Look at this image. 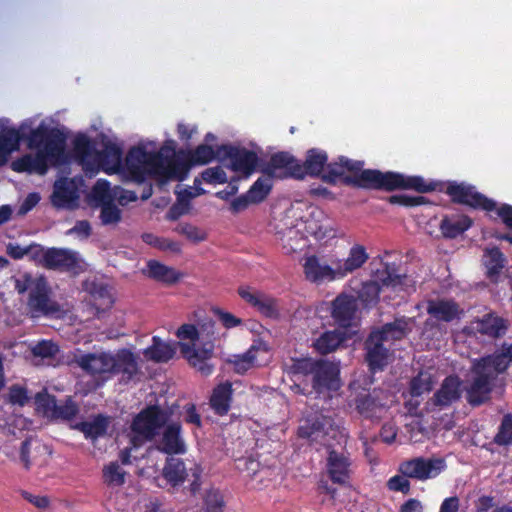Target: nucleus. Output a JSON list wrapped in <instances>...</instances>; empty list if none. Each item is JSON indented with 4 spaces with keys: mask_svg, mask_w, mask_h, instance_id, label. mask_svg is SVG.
<instances>
[{
    "mask_svg": "<svg viewBox=\"0 0 512 512\" xmlns=\"http://www.w3.org/2000/svg\"><path fill=\"white\" fill-rule=\"evenodd\" d=\"M325 151L312 148L306 153L303 163L300 162L301 179L306 175L319 177L331 185L341 182L346 186L362 189L394 191L412 189L418 193L435 191V182H426L421 176H405L404 174L377 169H363L364 162L340 156L334 162L327 163Z\"/></svg>",
    "mask_w": 512,
    "mask_h": 512,
    "instance_id": "1",
    "label": "nucleus"
},
{
    "mask_svg": "<svg viewBox=\"0 0 512 512\" xmlns=\"http://www.w3.org/2000/svg\"><path fill=\"white\" fill-rule=\"evenodd\" d=\"M192 167L186 150L176 152L173 146L168 145L162 146L157 152L137 145L131 147L126 155V170L129 178L136 183H143L150 177L183 181Z\"/></svg>",
    "mask_w": 512,
    "mask_h": 512,
    "instance_id": "2",
    "label": "nucleus"
},
{
    "mask_svg": "<svg viewBox=\"0 0 512 512\" xmlns=\"http://www.w3.org/2000/svg\"><path fill=\"white\" fill-rule=\"evenodd\" d=\"M24 140L29 149L37 151L12 161L11 169L15 172L45 175L49 167L59 164L64 156L66 136L58 128L43 122L34 129L29 126Z\"/></svg>",
    "mask_w": 512,
    "mask_h": 512,
    "instance_id": "3",
    "label": "nucleus"
},
{
    "mask_svg": "<svg viewBox=\"0 0 512 512\" xmlns=\"http://www.w3.org/2000/svg\"><path fill=\"white\" fill-rule=\"evenodd\" d=\"M14 287L19 294L29 292L27 305L33 317H54L61 313L60 305L50 297V288L44 277L35 278L24 273L15 279Z\"/></svg>",
    "mask_w": 512,
    "mask_h": 512,
    "instance_id": "4",
    "label": "nucleus"
},
{
    "mask_svg": "<svg viewBox=\"0 0 512 512\" xmlns=\"http://www.w3.org/2000/svg\"><path fill=\"white\" fill-rule=\"evenodd\" d=\"M169 419L170 413L159 405L146 406L132 419L129 444L133 448H140L148 442L155 441Z\"/></svg>",
    "mask_w": 512,
    "mask_h": 512,
    "instance_id": "5",
    "label": "nucleus"
},
{
    "mask_svg": "<svg viewBox=\"0 0 512 512\" xmlns=\"http://www.w3.org/2000/svg\"><path fill=\"white\" fill-rule=\"evenodd\" d=\"M203 468L200 464L192 463L187 467L185 461L175 456L167 457L162 468V477L173 489L179 488L188 482L184 492L195 497L202 487Z\"/></svg>",
    "mask_w": 512,
    "mask_h": 512,
    "instance_id": "6",
    "label": "nucleus"
},
{
    "mask_svg": "<svg viewBox=\"0 0 512 512\" xmlns=\"http://www.w3.org/2000/svg\"><path fill=\"white\" fill-rule=\"evenodd\" d=\"M445 193L450 197L453 203L485 212L496 211L498 215V209L500 207L497 208L496 202L478 192L473 185L451 181L447 183Z\"/></svg>",
    "mask_w": 512,
    "mask_h": 512,
    "instance_id": "7",
    "label": "nucleus"
},
{
    "mask_svg": "<svg viewBox=\"0 0 512 512\" xmlns=\"http://www.w3.org/2000/svg\"><path fill=\"white\" fill-rule=\"evenodd\" d=\"M472 372L474 377L466 391V400L471 406L478 407L490 400L497 376L478 360L474 362Z\"/></svg>",
    "mask_w": 512,
    "mask_h": 512,
    "instance_id": "8",
    "label": "nucleus"
},
{
    "mask_svg": "<svg viewBox=\"0 0 512 512\" xmlns=\"http://www.w3.org/2000/svg\"><path fill=\"white\" fill-rule=\"evenodd\" d=\"M332 427L333 419L330 416H326L320 411H313L303 417L297 429V435L310 444L325 445L326 437Z\"/></svg>",
    "mask_w": 512,
    "mask_h": 512,
    "instance_id": "9",
    "label": "nucleus"
},
{
    "mask_svg": "<svg viewBox=\"0 0 512 512\" xmlns=\"http://www.w3.org/2000/svg\"><path fill=\"white\" fill-rule=\"evenodd\" d=\"M446 467L443 458L415 457L401 462L398 471L405 477L426 481L436 478Z\"/></svg>",
    "mask_w": 512,
    "mask_h": 512,
    "instance_id": "10",
    "label": "nucleus"
},
{
    "mask_svg": "<svg viewBox=\"0 0 512 512\" xmlns=\"http://www.w3.org/2000/svg\"><path fill=\"white\" fill-rule=\"evenodd\" d=\"M462 381L457 375H449L444 378L440 388L425 403L427 413L442 410L460 400L462 395Z\"/></svg>",
    "mask_w": 512,
    "mask_h": 512,
    "instance_id": "11",
    "label": "nucleus"
},
{
    "mask_svg": "<svg viewBox=\"0 0 512 512\" xmlns=\"http://www.w3.org/2000/svg\"><path fill=\"white\" fill-rule=\"evenodd\" d=\"M160 435L156 438L155 449L168 457L183 455L187 452V445L182 434L180 422L166 423L161 429Z\"/></svg>",
    "mask_w": 512,
    "mask_h": 512,
    "instance_id": "12",
    "label": "nucleus"
},
{
    "mask_svg": "<svg viewBox=\"0 0 512 512\" xmlns=\"http://www.w3.org/2000/svg\"><path fill=\"white\" fill-rule=\"evenodd\" d=\"M300 162L289 152L280 151L274 153L263 173L270 177L301 179Z\"/></svg>",
    "mask_w": 512,
    "mask_h": 512,
    "instance_id": "13",
    "label": "nucleus"
},
{
    "mask_svg": "<svg viewBox=\"0 0 512 512\" xmlns=\"http://www.w3.org/2000/svg\"><path fill=\"white\" fill-rule=\"evenodd\" d=\"M77 365L94 378L106 381L111 378L112 353H86L76 359Z\"/></svg>",
    "mask_w": 512,
    "mask_h": 512,
    "instance_id": "14",
    "label": "nucleus"
},
{
    "mask_svg": "<svg viewBox=\"0 0 512 512\" xmlns=\"http://www.w3.org/2000/svg\"><path fill=\"white\" fill-rule=\"evenodd\" d=\"M181 354L186 358L190 365H192L202 375L208 376L213 372V365L208 361L213 356L214 344L212 341L206 342L202 347H196L194 343H178Z\"/></svg>",
    "mask_w": 512,
    "mask_h": 512,
    "instance_id": "15",
    "label": "nucleus"
},
{
    "mask_svg": "<svg viewBox=\"0 0 512 512\" xmlns=\"http://www.w3.org/2000/svg\"><path fill=\"white\" fill-rule=\"evenodd\" d=\"M35 399L44 412L50 413L51 417L55 419L72 420L79 413V407L71 397H67L63 401H57L54 395L40 392L36 394Z\"/></svg>",
    "mask_w": 512,
    "mask_h": 512,
    "instance_id": "16",
    "label": "nucleus"
},
{
    "mask_svg": "<svg viewBox=\"0 0 512 512\" xmlns=\"http://www.w3.org/2000/svg\"><path fill=\"white\" fill-rule=\"evenodd\" d=\"M339 367L333 362L318 359L312 376V388L317 394L339 388Z\"/></svg>",
    "mask_w": 512,
    "mask_h": 512,
    "instance_id": "17",
    "label": "nucleus"
},
{
    "mask_svg": "<svg viewBox=\"0 0 512 512\" xmlns=\"http://www.w3.org/2000/svg\"><path fill=\"white\" fill-rule=\"evenodd\" d=\"M221 152H223V158L230 159L233 171L242 172L246 175H250L255 170L259 161L258 155L246 148L221 145L218 147V153Z\"/></svg>",
    "mask_w": 512,
    "mask_h": 512,
    "instance_id": "18",
    "label": "nucleus"
},
{
    "mask_svg": "<svg viewBox=\"0 0 512 512\" xmlns=\"http://www.w3.org/2000/svg\"><path fill=\"white\" fill-rule=\"evenodd\" d=\"M381 390L372 391L363 389L358 392L353 400L356 411L365 419H380L385 411V403L382 402Z\"/></svg>",
    "mask_w": 512,
    "mask_h": 512,
    "instance_id": "19",
    "label": "nucleus"
},
{
    "mask_svg": "<svg viewBox=\"0 0 512 512\" xmlns=\"http://www.w3.org/2000/svg\"><path fill=\"white\" fill-rule=\"evenodd\" d=\"M238 294L261 315L271 319L279 317L278 302L275 298L250 287H240Z\"/></svg>",
    "mask_w": 512,
    "mask_h": 512,
    "instance_id": "20",
    "label": "nucleus"
},
{
    "mask_svg": "<svg viewBox=\"0 0 512 512\" xmlns=\"http://www.w3.org/2000/svg\"><path fill=\"white\" fill-rule=\"evenodd\" d=\"M357 310L356 298L347 293H340L331 303V317L341 328L355 324Z\"/></svg>",
    "mask_w": 512,
    "mask_h": 512,
    "instance_id": "21",
    "label": "nucleus"
},
{
    "mask_svg": "<svg viewBox=\"0 0 512 512\" xmlns=\"http://www.w3.org/2000/svg\"><path fill=\"white\" fill-rule=\"evenodd\" d=\"M123 151L113 142H106L103 149L96 152L94 158V169L98 168L107 174H114L120 172L122 169L128 174L126 170V162H122ZM129 177V175H127Z\"/></svg>",
    "mask_w": 512,
    "mask_h": 512,
    "instance_id": "22",
    "label": "nucleus"
},
{
    "mask_svg": "<svg viewBox=\"0 0 512 512\" xmlns=\"http://www.w3.org/2000/svg\"><path fill=\"white\" fill-rule=\"evenodd\" d=\"M28 129L29 121H23L18 128L0 127V166L6 165L11 153L19 150Z\"/></svg>",
    "mask_w": 512,
    "mask_h": 512,
    "instance_id": "23",
    "label": "nucleus"
},
{
    "mask_svg": "<svg viewBox=\"0 0 512 512\" xmlns=\"http://www.w3.org/2000/svg\"><path fill=\"white\" fill-rule=\"evenodd\" d=\"M365 361L371 372L382 371L388 364L389 349L384 346L383 338L373 331L364 342Z\"/></svg>",
    "mask_w": 512,
    "mask_h": 512,
    "instance_id": "24",
    "label": "nucleus"
},
{
    "mask_svg": "<svg viewBox=\"0 0 512 512\" xmlns=\"http://www.w3.org/2000/svg\"><path fill=\"white\" fill-rule=\"evenodd\" d=\"M112 363L111 377L121 375V383L128 384L139 374L137 357L127 348L119 349L112 354Z\"/></svg>",
    "mask_w": 512,
    "mask_h": 512,
    "instance_id": "25",
    "label": "nucleus"
},
{
    "mask_svg": "<svg viewBox=\"0 0 512 512\" xmlns=\"http://www.w3.org/2000/svg\"><path fill=\"white\" fill-rule=\"evenodd\" d=\"M351 460L344 452L334 448L328 449L326 458V471L329 479L335 483L344 485L350 479Z\"/></svg>",
    "mask_w": 512,
    "mask_h": 512,
    "instance_id": "26",
    "label": "nucleus"
},
{
    "mask_svg": "<svg viewBox=\"0 0 512 512\" xmlns=\"http://www.w3.org/2000/svg\"><path fill=\"white\" fill-rule=\"evenodd\" d=\"M40 262L43 267L51 270L72 271L78 266L75 252L54 247L43 253Z\"/></svg>",
    "mask_w": 512,
    "mask_h": 512,
    "instance_id": "27",
    "label": "nucleus"
},
{
    "mask_svg": "<svg viewBox=\"0 0 512 512\" xmlns=\"http://www.w3.org/2000/svg\"><path fill=\"white\" fill-rule=\"evenodd\" d=\"M472 325L478 333L491 339L503 337L509 328L507 320L494 312H489L481 318H476Z\"/></svg>",
    "mask_w": 512,
    "mask_h": 512,
    "instance_id": "28",
    "label": "nucleus"
},
{
    "mask_svg": "<svg viewBox=\"0 0 512 512\" xmlns=\"http://www.w3.org/2000/svg\"><path fill=\"white\" fill-rule=\"evenodd\" d=\"M427 313L437 321L448 323L459 319L463 311L454 300L439 299L428 301Z\"/></svg>",
    "mask_w": 512,
    "mask_h": 512,
    "instance_id": "29",
    "label": "nucleus"
},
{
    "mask_svg": "<svg viewBox=\"0 0 512 512\" xmlns=\"http://www.w3.org/2000/svg\"><path fill=\"white\" fill-rule=\"evenodd\" d=\"M96 152L95 145L88 136L80 134L73 140V157L85 170H94Z\"/></svg>",
    "mask_w": 512,
    "mask_h": 512,
    "instance_id": "30",
    "label": "nucleus"
},
{
    "mask_svg": "<svg viewBox=\"0 0 512 512\" xmlns=\"http://www.w3.org/2000/svg\"><path fill=\"white\" fill-rule=\"evenodd\" d=\"M478 361L489 370H492L496 376L505 373L512 365V343H503L499 350L481 357Z\"/></svg>",
    "mask_w": 512,
    "mask_h": 512,
    "instance_id": "31",
    "label": "nucleus"
},
{
    "mask_svg": "<svg viewBox=\"0 0 512 512\" xmlns=\"http://www.w3.org/2000/svg\"><path fill=\"white\" fill-rule=\"evenodd\" d=\"M110 417L104 414H97L90 421H81L72 426L73 429L83 433L86 439L97 440L107 434L110 425Z\"/></svg>",
    "mask_w": 512,
    "mask_h": 512,
    "instance_id": "32",
    "label": "nucleus"
},
{
    "mask_svg": "<svg viewBox=\"0 0 512 512\" xmlns=\"http://www.w3.org/2000/svg\"><path fill=\"white\" fill-rule=\"evenodd\" d=\"M473 220L467 215H446L442 218L439 229L444 238L455 239L467 231Z\"/></svg>",
    "mask_w": 512,
    "mask_h": 512,
    "instance_id": "33",
    "label": "nucleus"
},
{
    "mask_svg": "<svg viewBox=\"0 0 512 512\" xmlns=\"http://www.w3.org/2000/svg\"><path fill=\"white\" fill-rule=\"evenodd\" d=\"M379 337L383 338V341H399L405 338L410 332V319L401 316L395 318L393 322L385 323L380 328L372 330Z\"/></svg>",
    "mask_w": 512,
    "mask_h": 512,
    "instance_id": "34",
    "label": "nucleus"
},
{
    "mask_svg": "<svg viewBox=\"0 0 512 512\" xmlns=\"http://www.w3.org/2000/svg\"><path fill=\"white\" fill-rule=\"evenodd\" d=\"M232 396L233 388L229 381L220 383L213 389L209 403L215 414L224 416L229 412Z\"/></svg>",
    "mask_w": 512,
    "mask_h": 512,
    "instance_id": "35",
    "label": "nucleus"
},
{
    "mask_svg": "<svg viewBox=\"0 0 512 512\" xmlns=\"http://www.w3.org/2000/svg\"><path fill=\"white\" fill-rule=\"evenodd\" d=\"M78 198L76 188L68 179H61L54 184L51 202L56 208H65L70 206Z\"/></svg>",
    "mask_w": 512,
    "mask_h": 512,
    "instance_id": "36",
    "label": "nucleus"
},
{
    "mask_svg": "<svg viewBox=\"0 0 512 512\" xmlns=\"http://www.w3.org/2000/svg\"><path fill=\"white\" fill-rule=\"evenodd\" d=\"M304 273L306 278L314 283L335 279V271L333 268L327 264H321L319 259L314 255L306 259Z\"/></svg>",
    "mask_w": 512,
    "mask_h": 512,
    "instance_id": "37",
    "label": "nucleus"
},
{
    "mask_svg": "<svg viewBox=\"0 0 512 512\" xmlns=\"http://www.w3.org/2000/svg\"><path fill=\"white\" fill-rule=\"evenodd\" d=\"M175 353L174 345L161 341L157 336L152 338V345L144 350L145 357L156 363L168 362Z\"/></svg>",
    "mask_w": 512,
    "mask_h": 512,
    "instance_id": "38",
    "label": "nucleus"
},
{
    "mask_svg": "<svg viewBox=\"0 0 512 512\" xmlns=\"http://www.w3.org/2000/svg\"><path fill=\"white\" fill-rule=\"evenodd\" d=\"M506 258L498 247L485 250L484 266L486 275L491 281H497L502 269L505 266Z\"/></svg>",
    "mask_w": 512,
    "mask_h": 512,
    "instance_id": "39",
    "label": "nucleus"
},
{
    "mask_svg": "<svg viewBox=\"0 0 512 512\" xmlns=\"http://www.w3.org/2000/svg\"><path fill=\"white\" fill-rule=\"evenodd\" d=\"M147 275L152 279L167 284L178 282L181 276L174 268L168 267L157 260L148 261Z\"/></svg>",
    "mask_w": 512,
    "mask_h": 512,
    "instance_id": "40",
    "label": "nucleus"
},
{
    "mask_svg": "<svg viewBox=\"0 0 512 512\" xmlns=\"http://www.w3.org/2000/svg\"><path fill=\"white\" fill-rule=\"evenodd\" d=\"M345 339V333L341 331H325L314 342V348L320 354L326 355L335 351Z\"/></svg>",
    "mask_w": 512,
    "mask_h": 512,
    "instance_id": "41",
    "label": "nucleus"
},
{
    "mask_svg": "<svg viewBox=\"0 0 512 512\" xmlns=\"http://www.w3.org/2000/svg\"><path fill=\"white\" fill-rule=\"evenodd\" d=\"M381 286L376 281H366L357 290L356 301L359 300L363 308L375 307L380 299Z\"/></svg>",
    "mask_w": 512,
    "mask_h": 512,
    "instance_id": "42",
    "label": "nucleus"
},
{
    "mask_svg": "<svg viewBox=\"0 0 512 512\" xmlns=\"http://www.w3.org/2000/svg\"><path fill=\"white\" fill-rule=\"evenodd\" d=\"M368 258L369 256L364 246L358 244L354 245L351 247L349 255L343 265L339 267L342 275L352 273L353 271L361 268Z\"/></svg>",
    "mask_w": 512,
    "mask_h": 512,
    "instance_id": "43",
    "label": "nucleus"
},
{
    "mask_svg": "<svg viewBox=\"0 0 512 512\" xmlns=\"http://www.w3.org/2000/svg\"><path fill=\"white\" fill-rule=\"evenodd\" d=\"M89 292L92 298V305L98 311H104L113 305V299L107 285L103 283H93Z\"/></svg>",
    "mask_w": 512,
    "mask_h": 512,
    "instance_id": "44",
    "label": "nucleus"
},
{
    "mask_svg": "<svg viewBox=\"0 0 512 512\" xmlns=\"http://www.w3.org/2000/svg\"><path fill=\"white\" fill-rule=\"evenodd\" d=\"M193 166L205 165L210 163L216 157L223 158V152L218 153V149L215 151L212 146L207 144H200L193 150H186Z\"/></svg>",
    "mask_w": 512,
    "mask_h": 512,
    "instance_id": "45",
    "label": "nucleus"
},
{
    "mask_svg": "<svg viewBox=\"0 0 512 512\" xmlns=\"http://www.w3.org/2000/svg\"><path fill=\"white\" fill-rule=\"evenodd\" d=\"M273 187L272 177L265 175L259 177L247 191L253 204L263 202L270 194Z\"/></svg>",
    "mask_w": 512,
    "mask_h": 512,
    "instance_id": "46",
    "label": "nucleus"
},
{
    "mask_svg": "<svg viewBox=\"0 0 512 512\" xmlns=\"http://www.w3.org/2000/svg\"><path fill=\"white\" fill-rule=\"evenodd\" d=\"M433 386V377L430 374L420 372L410 380L409 392L412 397H420L424 393L431 392Z\"/></svg>",
    "mask_w": 512,
    "mask_h": 512,
    "instance_id": "47",
    "label": "nucleus"
},
{
    "mask_svg": "<svg viewBox=\"0 0 512 512\" xmlns=\"http://www.w3.org/2000/svg\"><path fill=\"white\" fill-rule=\"evenodd\" d=\"M374 277V281L381 282L385 286H394L400 283V275L397 273L395 264L384 263L383 269H378Z\"/></svg>",
    "mask_w": 512,
    "mask_h": 512,
    "instance_id": "48",
    "label": "nucleus"
},
{
    "mask_svg": "<svg viewBox=\"0 0 512 512\" xmlns=\"http://www.w3.org/2000/svg\"><path fill=\"white\" fill-rule=\"evenodd\" d=\"M103 480L109 486H121L125 483V472L117 462H111L103 469Z\"/></svg>",
    "mask_w": 512,
    "mask_h": 512,
    "instance_id": "49",
    "label": "nucleus"
},
{
    "mask_svg": "<svg viewBox=\"0 0 512 512\" xmlns=\"http://www.w3.org/2000/svg\"><path fill=\"white\" fill-rule=\"evenodd\" d=\"M203 505L205 512H223L225 507L223 495L219 490L211 488L204 495Z\"/></svg>",
    "mask_w": 512,
    "mask_h": 512,
    "instance_id": "50",
    "label": "nucleus"
},
{
    "mask_svg": "<svg viewBox=\"0 0 512 512\" xmlns=\"http://www.w3.org/2000/svg\"><path fill=\"white\" fill-rule=\"evenodd\" d=\"M121 217V210L112 201L104 202L101 205L100 220L103 225L117 224L121 221Z\"/></svg>",
    "mask_w": 512,
    "mask_h": 512,
    "instance_id": "51",
    "label": "nucleus"
},
{
    "mask_svg": "<svg viewBox=\"0 0 512 512\" xmlns=\"http://www.w3.org/2000/svg\"><path fill=\"white\" fill-rule=\"evenodd\" d=\"M387 201L392 205H399L406 208H412L429 203L424 196H410L406 194L391 195Z\"/></svg>",
    "mask_w": 512,
    "mask_h": 512,
    "instance_id": "52",
    "label": "nucleus"
},
{
    "mask_svg": "<svg viewBox=\"0 0 512 512\" xmlns=\"http://www.w3.org/2000/svg\"><path fill=\"white\" fill-rule=\"evenodd\" d=\"M59 346L51 340H42L38 342L31 352L35 357L54 358L59 353Z\"/></svg>",
    "mask_w": 512,
    "mask_h": 512,
    "instance_id": "53",
    "label": "nucleus"
},
{
    "mask_svg": "<svg viewBox=\"0 0 512 512\" xmlns=\"http://www.w3.org/2000/svg\"><path fill=\"white\" fill-rule=\"evenodd\" d=\"M498 445L512 444V415L507 414L503 417L499 431L494 438Z\"/></svg>",
    "mask_w": 512,
    "mask_h": 512,
    "instance_id": "54",
    "label": "nucleus"
},
{
    "mask_svg": "<svg viewBox=\"0 0 512 512\" xmlns=\"http://www.w3.org/2000/svg\"><path fill=\"white\" fill-rule=\"evenodd\" d=\"M201 178L208 184H225L227 175L221 166L209 167L202 171Z\"/></svg>",
    "mask_w": 512,
    "mask_h": 512,
    "instance_id": "55",
    "label": "nucleus"
},
{
    "mask_svg": "<svg viewBox=\"0 0 512 512\" xmlns=\"http://www.w3.org/2000/svg\"><path fill=\"white\" fill-rule=\"evenodd\" d=\"M142 240L146 244L158 248L160 250H177V244L169 239L158 237L152 233H144L142 235Z\"/></svg>",
    "mask_w": 512,
    "mask_h": 512,
    "instance_id": "56",
    "label": "nucleus"
},
{
    "mask_svg": "<svg viewBox=\"0 0 512 512\" xmlns=\"http://www.w3.org/2000/svg\"><path fill=\"white\" fill-rule=\"evenodd\" d=\"M317 363L318 360H314L312 358L296 359L291 366V371L294 374H300L303 376H313Z\"/></svg>",
    "mask_w": 512,
    "mask_h": 512,
    "instance_id": "57",
    "label": "nucleus"
},
{
    "mask_svg": "<svg viewBox=\"0 0 512 512\" xmlns=\"http://www.w3.org/2000/svg\"><path fill=\"white\" fill-rule=\"evenodd\" d=\"M177 231L180 234L186 236L187 239H189L195 243L202 242L206 239L205 232L200 230L198 227L188 224V223L180 224L177 227Z\"/></svg>",
    "mask_w": 512,
    "mask_h": 512,
    "instance_id": "58",
    "label": "nucleus"
},
{
    "mask_svg": "<svg viewBox=\"0 0 512 512\" xmlns=\"http://www.w3.org/2000/svg\"><path fill=\"white\" fill-rule=\"evenodd\" d=\"M8 400L13 405L24 406L29 401L27 389L18 384L10 386Z\"/></svg>",
    "mask_w": 512,
    "mask_h": 512,
    "instance_id": "59",
    "label": "nucleus"
},
{
    "mask_svg": "<svg viewBox=\"0 0 512 512\" xmlns=\"http://www.w3.org/2000/svg\"><path fill=\"white\" fill-rule=\"evenodd\" d=\"M408 478L409 477H405L401 473L400 475H394L387 481V488L390 491L408 494L411 488Z\"/></svg>",
    "mask_w": 512,
    "mask_h": 512,
    "instance_id": "60",
    "label": "nucleus"
},
{
    "mask_svg": "<svg viewBox=\"0 0 512 512\" xmlns=\"http://www.w3.org/2000/svg\"><path fill=\"white\" fill-rule=\"evenodd\" d=\"M92 233V228L87 220H79L75 225L67 231L69 235H77L81 239H87Z\"/></svg>",
    "mask_w": 512,
    "mask_h": 512,
    "instance_id": "61",
    "label": "nucleus"
},
{
    "mask_svg": "<svg viewBox=\"0 0 512 512\" xmlns=\"http://www.w3.org/2000/svg\"><path fill=\"white\" fill-rule=\"evenodd\" d=\"M215 314L218 316L222 325L227 329H231L242 324V320L232 313L216 309Z\"/></svg>",
    "mask_w": 512,
    "mask_h": 512,
    "instance_id": "62",
    "label": "nucleus"
},
{
    "mask_svg": "<svg viewBox=\"0 0 512 512\" xmlns=\"http://www.w3.org/2000/svg\"><path fill=\"white\" fill-rule=\"evenodd\" d=\"M176 336L179 339H188L194 342L199 339V332L195 325L183 324L177 329Z\"/></svg>",
    "mask_w": 512,
    "mask_h": 512,
    "instance_id": "63",
    "label": "nucleus"
},
{
    "mask_svg": "<svg viewBox=\"0 0 512 512\" xmlns=\"http://www.w3.org/2000/svg\"><path fill=\"white\" fill-rule=\"evenodd\" d=\"M255 356L251 351L246 352L245 354L238 356V358L234 361L235 370L237 372H245L249 368L252 367Z\"/></svg>",
    "mask_w": 512,
    "mask_h": 512,
    "instance_id": "64",
    "label": "nucleus"
}]
</instances>
